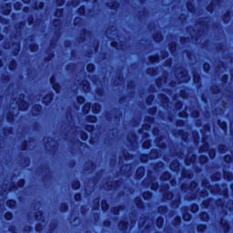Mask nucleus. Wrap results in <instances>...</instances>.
Wrapping results in <instances>:
<instances>
[{"instance_id":"3","label":"nucleus","mask_w":233,"mask_h":233,"mask_svg":"<svg viewBox=\"0 0 233 233\" xmlns=\"http://www.w3.org/2000/svg\"><path fill=\"white\" fill-rule=\"evenodd\" d=\"M5 219H12V213H6Z\"/></svg>"},{"instance_id":"11","label":"nucleus","mask_w":233,"mask_h":233,"mask_svg":"<svg viewBox=\"0 0 233 233\" xmlns=\"http://www.w3.org/2000/svg\"><path fill=\"white\" fill-rule=\"evenodd\" d=\"M141 171V169H138V172Z\"/></svg>"},{"instance_id":"5","label":"nucleus","mask_w":233,"mask_h":233,"mask_svg":"<svg viewBox=\"0 0 233 233\" xmlns=\"http://www.w3.org/2000/svg\"><path fill=\"white\" fill-rule=\"evenodd\" d=\"M157 225H159V223H163V219L161 218H158L157 221Z\"/></svg>"},{"instance_id":"10","label":"nucleus","mask_w":233,"mask_h":233,"mask_svg":"<svg viewBox=\"0 0 233 233\" xmlns=\"http://www.w3.org/2000/svg\"><path fill=\"white\" fill-rule=\"evenodd\" d=\"M141 171V169H138V172Z\"/></svg>"},{"instance_id":"4","label":"nucleus","mask_w":233,"mask_h":233,"mask_svg":"<svg viewBox=\"0 0 233 233\" xmlns=\"http://www.w3.org/2000/svg\"><path fill=\"white\" fill-rule=\"evenodd\" d=\"M77 101H78V103H83V102L85 101V98H83V97H78V98H77Z\"/></svg>"},{"instance_id":"9","label":"nucleus","mask_w":233,"mask_h":233,"mask_svg":"<svg viewBox=\"0 0 233 233\" xmlns=\"http://www.w3.org/2000/svg\"><path fill=\"white\" fill-rule=\"evenodd\" d=\"M13 203V205H15V202H12Z\"/></svg>"},{"instance_id":"8","label":"nucleus","mask_w":233,"mask_h":233,"mask_svg":"<svg viewBox=\"0 0 233 233\" xmlns=\"http://www.w3.org/2000/svg\"><path fill=\"white\" fill-rule=\"evenodd\" d=\"M93 121H96V117L93 118Z\"/></svg>"},{"instance_id":"2","label":"nucleus","mask_w":233,"mask_h":233,"mask_svg":"<svg viewBox=\"0 0 233 233\" xmlns=\"http://www.w3.org/2000/svg\"><path fill=\"white\" fill-rule=\"evenodd\" d=\"M87 70H88V72L94 71V65H88L87 66Z\"/></svg>"},{"instance_id":"6","label":"nucleus","mask_w":233,"mask_h":233,"mask_svg":"<svg viewBox=\"0 0 233 233\" xmlns=\"http://www.w3.org/2000/svg\"><path fill=\"white\" fill-rule=\"evenodd\" d=\"M102 209H103V210H106V208H105V207H102Z\"/></svg>"},{"instance_id":"1","label":"nucleus","mask_w":233,"mask_h":233,"mask_svg":"<svg viewBox=\"0 0 233 233\" xmlns=\"http://www.w3.org/2000/svg\"><path fill=\"white\" fill-rule=\"evenodd\" d=\"M183 218L185 221H190V214H185Z\"/></svg>"},{"instance_id":"7","label":"nucleus","mask_w":233,"mask_h":233,"mask_svg":"<svg viewBox=\"0 0 233 233\" xmlns=\"http://www.w3.org/2000/svg\"><path fill=\"white\" fill-rule=\"evenodd\" d=\"M204 68H207V65L204 66Z\"/></svg>"}]
</instances>
